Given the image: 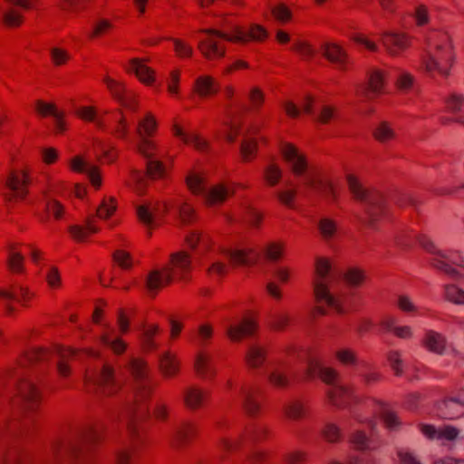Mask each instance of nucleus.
<instances>
[{
    "instance_id": "obj_41",
    "label": "nucleus",
    "mask_w": 464,
    "mask_h": 464,
    "mask_svg": "<svg viewBox=\"0 0 464 464\" xmlns=\"http://www.w3.org/2000/svg\"><path fill=\"white\" fill-rule=\"evenodd\" d=\"M443 298L453 304L464 306V289L455 284L445 285Z\"/></svg>"
},
{
    "instance_id": "obj_29",
    "label": "nucleus",
    "mask_w": 464,
    "mask_h": 464,
    "mask_svg": "<svg viewBox=\"0 0 464 464\" xmlns=\"http://www.w3.org/2000/svg\"><path fill=\"white\" fill-rule=\"evenodd\" d=\"M267 355V349L265 346L253 344L246 353V362L253 369L260 368L266 362Z\"/></svg>"
},
{
    "instance_id": "obj_60",
    "label": "nucleus",
    "mask_w": 464,
    "mask_h": 464,
    "mask_svg": "<svg viewBox=\"0 0 464 464\" xmlns=\"http://www.w3.org/2000/svg\"><path fill=\"white\" fill-rule=\"evenodd\" d=\"M159 333V326L157 324H148L144 327L142 333V344L148 351L157 348V344L153 341V337Z\"/></svg>"
},
{
    "instance_id": "obj_16",
    "label": "nucleus",
    "mask_w": 464,
    "mask_h": 464,
    "mask_svg": "<svg viewBox=\"0 0 464 464\" xmlns=\"http://www.w3.org/2000/svg\"><path fill=\"white\" fill-rule=\"evenodd\" d=\"M233 194L234 189L231 185L224 182H218L208 186L203 198L208 206L212 207L224 203L227 198Z\"/></svg>"
},
{
    "instance_id": "obj_28",
    "label": "nucleus",
    "mask_w": 464,
    "mask_h": 464,
    "mask_svg": "<svg viewBox=\"0 0 464 464\" xmlns=\"http://www.w3.org/2000/svg\"><path fill=\"white\" fill-rule=\"evenodd\" d=\"M18 394L27 403L34 404L39 401L40 392L31 379H22L17 386Z\"/></svg>"
},
{
    "instance_id": "obj_56",
    "label": "nucleus",
    "mask_w": 464,
    "mask_h": 464,
    "mask_svg": "<svg viewBox=\"0 0 464 464\" xmlns=\"http://www.w3.org/2000/svg\"><path fill=\"white\" fill-rule=\"evenodd\" d=\"M174 52L181 59L190 58L194 54L193 46L186 40L181 38H171Z\"/></svg>"
},
{
    "instance_id": "obj_25",
    "label": "nucleus",
    "mask_w": 464,
    "mask_h": 464,
    "mask_svg": "<svg viewBox=\"0 0 464 464\" xmlns=\"http://www.w3.org/2000/svg\"><path fill=\"white\" fill-rule=\"evenodd\" d=\"M422 345L429 352L441 355L446 351L447 341L441 334L429 330L423 337Z\"/></svg>"
},
{
    "instance_id": "obj_33",
    "label": "nucleus",
    "mask_w": 464,
    "mask_h": 464,
    "mask_svg": "<svg viewBox=\"0 0 464 464\" xmlns=\"http://www.w3.org/2000/svg\"><path fill=\"white\" fill-rule=\"evenodd\" d=\"M346 181L348 185V188L353 198L360 201H367L369 200V192L363 187L359 178L353 173H347Z\"/></svg>"
},
{
    "instance_id": "obj_22",
    "label": "nucleus",
    "mask_w": 464,
    "mask_h": 464,
    "mask_svg": "<svg viewBox=\"0 0 464 464\" xmlns=\"http://www.w3.org/2000/svg\"><path fill=\"white\" fill-rule=\"evenodd\" d=\"M352 396V389L342 384L330 386L326 391L328 402L336 407H343L347 405Z\"/></svg>"
},
{
    "instance_id": "obj_49",
    "label": "nucleus",
    "mask_w": 464,
    "mask_h": 464,
    "mask_svg": "<svg viewBox=\"0 0 464 464\" xmlns=\"http://www.w3.org/2000/svg\"><path fill=\"white\" fill-rule=\"evenodd\" d=\"M283 177L282 168L275 162L267 164L264 169V179L267 185L274 187L277 185Z\"/></svg>"
},
{
    "instance_id": "obj_11",
    "label": "nucleus",
    "mask_w": 464,
    "mask_h": 464,
    "mask_svg": "<svg viewBox=\"0 0 464 464\" xmlns=\"http://www.w3.org/2000/svg\"><path fill=\"white\" fill-rule=\"evenodd\" d=\"M226 246H211L205 254L207 273L210 277L219 279L227 275V265L222 260L226 258Z\"/></svg>"
},
{
    "instance_id": "obj_62",
    "label": "nucleus",
    "mask_w": 464,
    "mask_h": 464,
    "mask_svg": "<svg viewBox=\"0 0 464 464\" xmlns=\"http://www.w3.org/2000/svg\"><path fill=\"white\" fill-rule=\"evenodd\" d=\"M49 53L51 61L54 66L65 65L71 57L69 52L66 49L59 46H53L50 48Z\"/></svg>"
},
{
    "instance_id": "obj_59",
    "label": "nucleus",
    "mask_w": 464,
    "mask_h": 464,
    "mask_svg": "<svg viewBox=\"0 0 464 464\" xmlns=\"http://www.w3.org/2000/svg\"><path fill=\"white\" fill-rule=\"evenodd\" d=\"M257 143L256 140L250 137V132L245 137L240 149L241 157L244 161L251 160L256 152Z\"/></svg>"
},
{
    "instance_id": "obj_4",
    "label": "nucleus",
    "mask_w": 464,
    "mask_h": 464,
    "mask_svg": "<svg viewBox=\"0 0 464 464\" xmlns=\"http://www.w3.org/2000/svg\"><path fill=\"white\" fill-rule=\"evenodd\" d=\"M419 241L421 246L433 256L430 262L434 267L454 278L459 276V272L452 265L464 267L463 258L440 250L434 243L426 237H420Z\"/></svg>"
},
{
    "instance_id": "obj_20",
    "label": "nucleus",
    "mask_w": 464,
    "mask_h": 464,
    "mask_svg": "<svg viewBox=\"0 0 464 464\" xmlns=\"http://www.w3.org/2000/svg\"><path fill=\"white\" fill-rule=\"evenodd\" d=\"M33 293L27 287L23 285L16 286L11 290L0 289V304L5 305L11 310L8 306L9 302L15 300L22 305H26L27 302L32 298Z\"/></svg>"
},
{
    "instance_id": "obj_31",
    "label": "nucleus",
    "mask_w": 464,
    "mask_h": 464,
    "mask_svg": "<svg viewBox=\"0 0 464 464\" xmlns=\"http://www.w3.org/2000/svg\"><path fill=\"white\" fill-rule=\"evenodd\" d=\"M158 204L153 202H146L137 206L136 212L139 220L148 228H151L154 225V216L156 215Z\"/></svg>"
},
{
    "instance_id": "obj_43",
    "label": "nucleus",
    "mask_w": 464,
    "mask_h": 464,
    "mask_svg": "<svg viewBox=\"0 0 464 464\" xmlns=\"http://www.w3.org/2000/svg\"><path fill=\"white\" fill-rule=\"evenodd\" d=\"M35 110L44 117L53 116L57 121V127L63 130V113L57 110L53 103L37 101L35 103Z\"/></svg>"
},
{
    "instance_id": "obj_48",
    "label": "nucleus",
    "mask_w": 464,
    "mask_h": 464,
    "mask_svg": "<svg viewBox=\"0 0 464 464\" xmlns=\"http://www.w3.org/2000/svg\"><path fill=\"white\" fill-rule=\"evenodd\" d=\"M75 352L71 348H64L59 352L57 371L60 376L67 377L71 373L70 361L73 358Z\"/></svg>"
},
{
    "instance_id": "obj_26",
    "label": "nucleus",
    "mask_w": 464,
    "mask_h": 464,
    "mask_svg": "<svg viewBox=\"0 0 464 464\" xmlns=\"http://www.w3.org/2000/svg\"><path fill=\"white\" fill-rule=\"evenodd\" d=\"M172 279V276L165 267L155 269L148 275L146 286L150 293H155L169 285Z\"/></svg>"
},
{
    "instance_id": "obj_37",
    "label": "nucleus",
    "mask_w": 464,
    "mask_h": 464,
    "mask_svg": "<svg viewBox=\"0 0 464 464\" xmlns=\"http://www.w3.org/2000/svg\"><path fill=\"white\" fill-rule=\"evenodd\" d=\"M157 128L158 122L155 116L150 112H148L142 119L139 121L137 126V133L139 134L140 138H151L156 132Z\"/></svg>"
},
{
    "instance_id": "obj_40",
    "label": "nucleus",
    "mask_w": 464,
    "mask_h": 464,
    "mask_svg": "<svg viewBox=\"0 0 464 464\" xmlns=\"http://www.w3.org/2000/svg\"><path fill=\"white\" fill-rule=\"evenodd\" d=\"M395 304L397 308L410 315H421V309L415 304L413 299L405 294H401L396 297Z\"/></svg>"
},
{
    "instance_id": "obj_61",
    "label": "nucleus",
    "mask_w": 464,
    "mask_h": 464,
    "mask_svg": "<svg viewBox=\"0 0 464 464\" xmlns=\"http://www.w3.org/2000/svg\"><path fill=\"white\" fill-rule=\"evenodd\" d=\"M293 50L297 53V54L304 60V61H310L312 60L316 53V50L312 46L311 44H309L306 41L299 40L297 41L294 46Z\"/></svg>"
},
{
    "instance_id": "obj_38",
    "label": "nucleus",
    "mask_w": 464,
    "mask_h": 464,
    "mask_svg": "<svg viewBox=\"0 0 464 464\" xmlns=\"http://www.w3.org/2000/svg\"><path fill=\"white\" fill-rule=\"evenodd\" d=\"M385 72L379 69H372L368 74V89L373 94L383 92L385 86Z\"/></svg>"
},
{
    "instance_id": "obj_6",
    "label": "nucleus",
    "mask_w": 464,
    "mask_h": 464,
    "mask_svg": "<svg viewBox=\"0 0 464 464\" xmlns=\"http://www.w3.org/2000/svg\"><path fill=\"white\" fill-rule=\"evenodd\" d=\"M267 36L266 29L257 24H234L228 28V34H226L227 42L240 44H246L251 41L263 42Z\"/></svg>"
},
{
    "instance_id": "obj_30",
    "label": "nucleus",
    "mask_w": 464,
    "mask_h": 464,
    "mask_svg": "<svg viewBox=\"0 0 464 464\" xmlns=\"http://www.w3.org/2000/svg\"><path fill=\"white\" fill-rule=\"evenodd\" d=\"M99 231L100 227L92 218L88 219L84 226L75 225L69 228L71 236L78 242L85 241L90 235L95 234Z\"/></svg>"
},
{
    "instance_id": "obj_35",
    "label": "nucleus",
    "mask_w": 464,
    "mask_h": 464,
    "mask_svg": "<svg viewBox=\"0 0 464 464\" xmlns=\"http://www.w3.org/2000/svg\"><path fill=\"white\" fill-rule=\"evenodd\" d=\"M117 208L118 201L116 198L111 196H105L102 198L100 205L97 207L96 216L100 219L107 220L115 214Z\"/></svg>"
},
{
    "instance_id": "obj_53",
    "label": "nucleus",
    "mask_w": 464,
    "mask_h": 464,
    "mask_svg": "<svg viewBox=\"0 0 464 464\" xmlns=\"http://www.w3.org/2000/svg\"><path fill=\"white\" fill-rule=\"evenodd\" d=\"M112 28L113 23L111 20L100 17L93 22L90 32V37L92 39L99 38L108 34Z\"/></svg>"
},
{
    "instance_id": "obj_55",
    "label": "nucleus",
    "mask_w": 464,
    "mask_h": 464,
    "mask_svg": "<svg viewBox=\"0 0 464 464\" xmlns=\"http://www.w3.org/2000/svg\"><path fill=\"white\" fill-rule=\"evenodd\" d=\"M2 14L3 22L8 27H19L24 22L22 14L11 6L3 8Z\"/></svg>"
},
{
    "instance_id": "obj_52",
    "label": "nucleus",
    "mask_w": 464,
    "mask_h": 464,
    "mask_svg": "<svg viewBox=\"0 0 464 464\" xmlns=\"http://www.w3.org/2000/svg\"><path fill=\"white\" fill-rule=\"evenodd\" d=\"M318 229L324 239L330 240L337 234V223L330 218H322L318 222Z\"/></svg>"
},
{
    "instance_id": "obj_45",
    "label": "nucleus",
    "mask_w": 464,
    "mask_h": 464,
    "mask_svg": "<svg viewBox=\"0 0 464 464\" xmlns=\"http://www.w3.org/2000/svg\"><path fill=\"white\" fill-rule=\"evenodd\" d=\"M285 244L283 241L268 242L264 247V254L267 260L277 262L284 256Z\"/></svg>"
},
{
    "instance_id": "obj_9",
    "label": "nucleus",
    "mask_w": 464,
    "mask_h": 464,
    "mask_svg": "<svg viewBox=\"0 0 464 464\" xmlns=\"http://www.w3.org/2000/svg\"><path fill=\"white\" fill-rule=\"evenodd\" d=\"M381 42L389 55L398 57L411 47V37L401 31L389 30L382 34Z\"/></svg>"
},
{
    "instance_id": "obj_27",
    "label": "nucleus",
    "mask_w": 464,
    "mask_h": 464,
    "mask_svg": "<svg viewBox=\"0 0 464 464\" xmlns=\"http://www.w3.org/2000/svg\"><path fill=\"white\" fill-rule=\"evenodd\" d=\"M309 376L318 374L320 379L326 384L333 386L338 378V372L331 367L324 366L316 362H311L307 369Z\"/></svg>"
},
{
    "instance_id": "obj_10",
    "label": "nucleus",
    "mask_w": 464,
    "mask_h": 464,
    "mask_svg": "<svg viewBox=\"0 0 464 464\" xmlns=\"http://www.w3.org/2000/svg\"><path fill=\"white\" fill-rule=\"evenodd\" d=\"M420 432L430 440H440L443 442H455L460 437V430L452 425H441L436 427L432 424L419 423Z\"/></svg>"
},
{
    "instance_id": "obj_15",
    "label": "nucleus",
    "mask_w": 464,
    "mask_h": 464,
    "mask_svg": "<svg viewBox=\"0 0 464 464\" xmlns=\"http://www.w3.org/2000/svg\"><path fill=\"white\" fill-rule=\"evenodd\" d=\"M290 363L285 360H276L271 363L268 382L276 388H285L290 383Z\"/></svg>"
},
{
    "instance_id": "obj_63",
    "label": "nucleus",
    "mask_w": 464,
    "mask_h": 464,
    "mask_svg": "<svg viewBox=\"0 0 464 464\" xmlns=\"http://www.w3.org/2000/svg\"><path fill=\"white\" fill-rule=\"evenodd\" d=\"M322 435L326 441L331 443L339 442L343 438L341 429L334 423H327L322 430Z\"/></svg>"
},
{
    "instance_id": "obj_12",
    "label": "nucleus",
    "mask_w": 464,
    "mask_h": 464,
    "mask_svg": "<svg viewBox=\"0 0 464 464\" xmlns=\"http://www.w3.org/2000/svg\"><path fill=\"white\" fill-rule=\"evenodd\" d=\"M165 268L173 279L186 280L192 269L191 256L186 251H177L170 256L169 263Z\"/></svg>"
},
{
    "instance_id": "obj_7",
    "label": "nucleus",
    "mask_w": 464,
    "mask_h": 464,
    "mask_svg": "<svg viewBox=\"0 0 464 464\" xmlns=\"http://www.w3.org/2000/svg\"><path fill=\"white\" fill-rule=\"evenodd\" d=\"M86 383H92L103 396H111L120 390V384L115 378L112 366L104 364L95 375H86Z\"/></svg>"
},
{
    "instance_id": "obj_18",
    "label": "nucleus",
    "mask_w": 464,
    "mask_h": 464,
    "mask_svg": "<svg viewBox=\"0 0 464 464\" xmlns=\"http://www.w3.org/2000/svg\"><path fill=\"white\" fill-rule=\"evenodd\" d=\"M323 56L335 64L340 70H345L348 56L345 50L337 43L326 42L321 45Z\"/></svg>"
},
{
    "instance_id": "obj_54",
    "label": "nucleus",
    "mask_w": 464,
    "mask_h": 464,
    "mask_svg": "<svg viewBox=\"0 0 464 464\" xmlns=\"http://www.w3.org/2000/svg\"><path fill=\"white\" fill-rule=\"evenodd\" d=\"M243 407L249 415H255L260 409V404L255 398L252 392L244 388L240 392Z\"/></svg>"
},
{
    "instance_id": "obj_1",
    "label": "nucleus",
    "mask_w": 464,
    "mask_h": 464,
    "mask_svg": "<svg viewBox=\"0 0 464 464\" xmlns=\"http://www.w3.org/2000/svg\"><path fill=\"white\" fill-rule=\"evenodd\" d=\"M333 262L325 256H317L314 261L313 289L318 313L324 314L328 311L343 312L341 297L334 286Z\"/></svg>"
},
{
    "instance_id": "obj_57",
    "label": "nucleus",
    "mask_w": 464,
    "mask_h": 464,
    "mask_svg": "<svg viewBox=\"0 0 464 464\" xmlns=\"http://www.w3.org/2000/svg\"><path fill=\"white\" fill-rule=\"evenodd\" d=\"M350 442L360 451L372 450L371 440L362 430H355L351 434Z\"/></svg>"
},
{
    "instance_id": "obj_19",
    "label": "nucleus",
    "mask_w": 464,
    "mask_h": 464,
    "mask_svg": "<svg viewBox=\"0 0 464 464\" xmlns=\"http://www.w3.org/2000/svg\"><path fill=\"white\" fill-rule=\"evenodd\" d=\"M256 323L252 317H244L240 322L232 323L227 327V334L232 341H240L245 336L255 334Z\"/></svg>"
},
{
    "instance_id": "obj_51",
    "label": "nucleus",
    "mask_w": 464,
    "mask_h": 464,
    "mask_svg": "<svg viewBox=\"0 0 464 464\" xmlns=\"http://www.w3.org/2000/svg\"><path fill=\"white\" fill-rule=\"evenodd\" d=\"M373 136L378 141L386 143L395 138V131L390 123L382 121L376 125Z\"/></svg>"
},
{
    "instance_id": "obj_39",
    "label": "nucleus",
    "mask_w": 464,
    "mask_h": 464,
    "mask_svg": "<svg viewBox=\"0 0 464 464\" xmlns=\"http://www.w3.org/2000/svg\"><path fill=\"white\" fill-rule=\"evenodd\" d=\"M79 118L85 121L93 122L95 126L101 130L105 129V123L102 117L99 116L98 111L93 106H80L76 110Z\"/></svg>"
},
{
    "instance_id": "obj_47",
    "label": "nucleus",
    "mask_w": 464,
    "mask_h": 464,
    "mask_svg": "<svg viewBox=\"0 0 464 464\" xmlns=\"http://www.w3.org/2000/svg\"><path fill=\"white\" fill-rule=\"evenodd\" d=\"M204 401V392L198 387H189L184 392V401L189 409L199 408Z\"/></svg>"
},
{
    "instance_id": "obj_36",
    "label": "nucleus",
    "mask_w": 464,
    "mask_h": 464,
    "mask_svg": "<svg viewBox=\"0 0 464 464\" xmlns=\"http://www.w3.org/2000/svg\"><path fill=\"white\" fill-rule=\"evenodd\" d=\"M170 208L175 210L182 222H189L195 216V209L190 201L188 198H180L173 202Z\"/></svg>"
},
{
    "instance_id": "obj_3",
    "label": "nucleus",
    "mask_w": 464,
    "mask_h": 464,
    "mask_svg": "<svg viewBox=\"0 0 464 464\" xmlns=\"http://www.w3.org/2000/svg\"><path fill=\"white\" fill-rule=\"evenodd\" d=\"M279 152L291 172L298 178H303L304 184L315 191L324 193L329 198H335V189L330 181H324L316 173L309 172V165L305 154L290 142H282Z\"/></svg>"
},
{
    "instance_id": "obj_50",
    "label": "nucleus",
    "mask_w": 464,
    "mask_h": 464,
    "mask_svg": "<svg viewBox=\"0 0 464 464\" xmlns=\"http://www.w3.org/2000/svg\"><path fill=\"white\" fill-rule=\"evenodd\" d=\"M103 82L113 97L117 99L122 105L127 106L123 95L125 91L124 83L110 76H105Z\"/></svg>"
},
{
    "instance_id": "obj_2",
    "label": "nucleus",
    "mask_w": 464,
    "mask_h": 464,
    "mask_svg": "<svg viewBox=\"0 0 464 464\" xmlns=\"http://www.w3.org/2000/svg\"><path fill=\"white\" fill-rule=\"evenodd\" d=\"M428 52L420 61L421 69L428 73L448 76L454 61L452 37L448 31L436 30L426 40Z\"/></svg>"
},
{
    "instance_id": "obj_44",
    "label": "nucleus",
    "mask_w": 464,
    "mask_h": 464,
    "mask_svg": "<svg viewBox=\"0 0 464 464\" xmlns=\"http://www.w3.org/2000/svg\"><path fill=\"white\" fill-rule=\"evenodd\" d=\"M212 356L207 353H199L195 360V370L201 377H208L213 373L212 371Z\"/></svg>"
},
{
    "instance_id": "obj_17",
    "label": "nucleus",
    "mask_w": 464,
    "mask_h": 464,
    "mask_svg": "<svg viewBox=\"0 0 464 464\" xmlns=\"http://www.w3.org/2000/svg\"><path fill=\"white\" fill-rule=\"evenodd\" d=\"M172 133L179 138L184 144L188 145L199 151H204L208 148V142L197 132L187 131L185 128L175 121L171 127Z\"/></svg>"
},
{
    "instance_id": "obj_13",
    "label": "nucleus",
    "mask_w": 464,
    "mask_h": 464,
    "mask_svg": "<svg viewBox=\"0 0 464 464\" xmlns=\"http://www.w3.org/2000/svg\"><path fill=\"white\" fill-rule=\"evenodd\" d=\"M123 67L128 73L134 74L146 86H152L156 81L155 71L143 59L132 58Z\"/></svg>"
},
{
    "instance_id": "obj_14",
    "label": "nucleus",
    "mask_w": 464,
    "mask_h": 464,
    "mask_svg": "<svg viewBox=\"0 0 464 464\" xmlns=\"http://www.w3.org/2000/svg\"><path fill=\"white\" fill-rule=\"evenodd\" d=\"M68 166L70 169L74 172L85 173L88 176L91 184L96 189L101 188L102 176L99 168L90 164L82 156L76 155L72 157L69 160Z\"/></svg>"
},
{
    "instance_id": "obj_34",
    "label": "nucleus",
    "mask_w": 464,
    "mask_h": 464,
    "mask_svg": "<svg viewBox=\"0 0 464 464\" xmlns=\"http://www.w3.org/2000/svg\"><path fill=\"white\" fill-rule=\"evenodd\" d=\"M136 150L141 156L147 159V161L160 156L159 145L150 138H140V141L136 145Z\"/></svg>"
},
{
    "instance_id": "obj_42",
    "label": "nucleus",
    "mask_w": 464,
    "mask_h": 464,
    "mask_svg": "<svg viewBox=\"0 0 464 464\" xmlns=\"http://www.w3.org/2000/svg\"><path fill=\"white\" fill-rule=\"evenodd\" d=\"M180 79L181 72L179 69L171 70L165 78L167 92L175 99L180 96Z\"/></svg>"
},
{
    "instance_id": "obj_64",
    "label": "nucleus",
    "mask_w": 464,
    "mask_h": 464,
    "mask_svg": "<svg viewBox=\"0 0 464 464\" xmlns=\"http://www.w3.org/2000/svg\"><path fill=\"white\" fill-rule=\"evenodd\" d=\"M285 415L292 420H298L304 415L305 409L302 401H295L286 405Z\"/></svg>"
},
{
    "instance_id": "obj_32",
    "label": "nucleus",
    "mask_w": 464,
    "mask_h": 464,
    "mask_svg": "<svg viewBox=\"0 0 464 464\" xmlns=\"http://www.w3.org/2000/svg\"><path fill=\"white\" fill-rule=\"evenodd\" d=\"M101 342L108 346L115 354H121L127 348V343L115 335L112 329H109L101 335Z\"/></svg>"
},
{
    "instance_id": "obj_46",
    "label": "nucleus",
    "mask_w": 464,
    "mask_h": 464,
    "mask_svg": "<svg viewBox=\"0 0 464 464\" xmlns=\"http://www.w3.org/2000/svg\"><path fill=\"white\" fill-rule=\"evenodd\" d=\"M194 90L200 97H208L215 93L213 78L208 75L198 77L195 81Z\"/></svg>"
},
{
    "instance_id": "obj_5",
    "label": "nucleus",
    "mask_w": 464,
    "mask_h": 464,
    "mask_svg": "<svg viewBox=\"0 0 464 464\" xmlns=\"http://www.w3.org/2000/svg\"><path fill=\"white\" fill-rule=\"evenodd\" d=\"M203 36L198 40V49L201 54L208 60H216L225 56L226 46L221 40L227 41V31L221 32L215 29H202L199 31Z\"/></svg>"
},
{
    "instance_id": "obj_21",
    "label": "nucleus",
    "mask_w": 464,
    "mask_h": 464,
    "mask_svg": "<svg viewBox=\"0 0 464 464\" xmlns=\"http://www.w3.org/2000/svg\"><path fill=\"white\" fill-rule=\"evenodd\" d=\"M159 369L166 378L175 377L179 371V361L177 354L169 350L159 354Z\"/></svg>"
},
{
    "instance_id": "obj_8",
    "label": "nucleus",
    "mask_w": 464,
    "mask_h": 464,
    "mask_svg": "<svg viewBox=\"0 0 464 464\" xmlns=\"http://www.w3.org/2000/svg\"><path fill=\"white\" fill-rule=\"evenodd\" d=\"M30 184V174L25 169H15L9 173L5 187L9 193L5 195L8 201L23 200L28 193V186Z\"/></svg>"
},
{
    "instance_id": "obj_23",
    "label": "nucleus",
    "mask_w": 464,
    "mask_h": 464,
    "mask_svg": "<svg viewBox=\"0 0 464 464\" xmlns=\"http://www.w3.org/2000/svg\"><path fill=\"white\" fill-rule=\"evenodd\" d=\"M185 183L191 194L202 197H204L208 186L206 175L196 170L188 172L185 177Z\"/></svg>"
},
{
    "instance_id": "obj_24",
    "label": "nucleus",
    "mask_w": 464,
    "mask_h": 464,
    "mask_svg": "<svg viewBox=\"0 0 464 464\" xmlns=\"http://www.w3.org/2000/svg\"><path fill=\"white\" fill-rule=\"evenodd\" d=\"M225 256L227 257L232 265L249 266L252 264L253 249L249 246H226Z\"/></svg>"
},
{
    "instance_id": "obj_58",
    "label": "nucleus",
    "mask_w": 464,
    "mask_h": 464,
    "mask_svg": "<svg viewBox=\"0 0 464 464\" xmlns=\"http://www.w3.org/2000/svg\"><path fill=\"white\" fill-rule=\"evenodd\" d=\"M336 359L345 366H355L358 364L359 360L357 353L351 348H340L335 352Z\"/></svg>"
}]
</instances>
